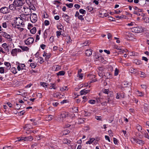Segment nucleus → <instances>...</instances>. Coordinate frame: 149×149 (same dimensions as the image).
I'll return each mask as SVG.
<instances>
[{
	"mask_svg": "<svg viewBox=\"0 0 149 149\" xmlns=\"http://www.w3.org/2000/svg\"><path fill=\"white\" fill-rule=\"evenodd\" d=\"M68 112L65 111H63L60 114L59 116L56 119L58 122H63L65 119L68 117L69 116Z\"/></svg>",
	"mask_w": 149,
	"mask_h": 149,
	"instance_id": "nucleus-1",
	"label": "nucleus"
},
{
	"mask_svg": "<svg viewBox=\"0 0 149 149\" xmlns=\"http://www.w3.org/2000/svg\"><path fill=\"white\" fill-rule=\"evenodd\" d=\"M20 10L23 13V14H26V15H30L32 12L30 8L24 6L21 7Z\"/></svg>",
	"mask_w": 149,
	"mask_h": 149,
	"instance_id": "nucleus-2",
	"label": "nucleus"
},
{
	"mask_svg": "<svg viewBox=\"0 0 149 149\" xmlns=\"http://www.w3.org/2000/svg\"><path fill=\"white\" fill-rule=\"evenodd\" d=\"M131 29L132 32L137 33H140L141 32L146 31L145 28L141 26L134 27Z\"/></svg>",
	"mask_w": 149,
	"mask_h": 149,
	"instance_id": "nucleus-3",
	"label": "nucleus"
},
{
	"mask_svg": "<svg viewBox=\"0 0 149 149\" xmlns=\"http://www.w3.org/2000/svg\"><path fill=\"white\" fill-rule=\"evenodd\" d=\"M15 23L18 26L22 27L24 26V24L23 23V20L20 17L16 18Z\"/></svg>",
	"mask_w": 149,
	"mask_h": 149,
	"instance_id": "nucleus-4",
	"label": "nucleus"
},
{
	"mask_svg": "<svg viewBox=\"0 0 149 149\" xmlns=\"http://www.w3.org/2000/svg\"><path fill=\"white\" fill-rule=\"evenodd\" d=\"M30 19L32 22L35 23L37 21L38 19L37 15L34 13L31 14Z\"/></svg>",
	"mask_w": 149,
	"mask_h": 149,
	"instance_id": "nucleus-5",
	"label": "nucleus"
},
{
	"mask_svg": "<svg viewBox=\"0 0 149 149\" xmlns=\"http://www.w3.org/2000/svg\"><path fill=\"white\" fill-rule=\"evenodd\" d=\"M34 41V39L33 37H29L25 41L26 45H29L33 43Z\"/></svg>",
	"mask_w": 149,
	"mask_h": 149,
	"instance_id": "nucleus-6",
	"label": "nucleus"
},
{
	"mask_svg": "<svg viewBox=\"0 0 149 149\" xmlns=\"http://www.w3.org/2000/svg\"><path fill=\"white\" fill-rule=\"evenodd\" d=\"M2 35L4 37L6 38L8 41H12V39L11 38L12 36L4 32L2 33Z\"/></svg>",
	"mask_w": 149,
	"mask_h": 149,
	"instance_id": "nucleus-7",
	"label": "nucleus"
},
{
	"mask_svg": "<svg viewBox=\"0 0 149 149\" xmlns=\"http://www.w3.org/2000/svg\"><path fill=\"white\" fill-rule=\"evenodd\" d=\"M13 3L15 6H22V2L21 0H15Z\"/></svg>",
	"mask_w": 149,
	"mask_h": 149,
	"instance_id": "nucleus-8",
	"label": "nucleus"
},
{
	"mask_svg": "<svg viewBox=\"0 0 149 149\" xmlns=\"http://www.w3.org/2000/svg\"><path fill=\"white\" fill-rule=\"evenodd\" d=\"M28 15H26V14H22L20 15V17L22 19L23 21L24 20L25 21H28L29 19V17L28 16Z\"/></svg>",
	"mask_w": 149,
	"mask_h": 149,
	"instance_id": "nucleus-9",
	"label": "nucleus"
},
{
	"mask_svg": "<svg viewBox=\"0 0 149 149\" xmlns=\"http://www.w3.org/2000/svg\"><path fill=\"white\" fill-rule=\"evenodd\" d=\"M9 8L6 7H2L1 8V13L6 14L9 13Z\"/></svg>",
	"mask_w": 149,
	"mask_h": 149,
	"instance_id": "nucleus-10",
	"label": "nucleus"
},
{
	"mask_svg": "<svg viewBox=\"0 0 149 149\" xmlns=\"http://www.w3.org/2000/svg\"><path fill=\"white\" fill-rule=\"evenodd\" d=\"M113 99L112 97H109L107 98V101H106L105 102L108 104H112L113 102Z\"/></svg>",
	"mask_w": 149,
	"mask_h": 149,
	"instance_id": "nucleus-11",
	"label": "nucleus"
},
{
	"mask_svg": "<svg viewBox=\"0 0 149 149\" xmlns=\"http://www.w3.org/2000/svg\"><path fill=\"white\" fill-rule=\"evenodd\" d=\"M125 97V94L123 93H117V95L116 96V98L117 99H121Z\"/></svg>",
	"mask_w": 149,
	"mask_h": 149,
	"instance_id": "nucleus-12",
	"label": "nucleus"
},
{
	"mask_svg": "<svg viewBox=\"0 0 149 149\" xmlns=\"http://www.w3.org/2000/svg\"><path fill=\"white\" fill-rule=\"evenodd\" d=\"M24 129L26 130H28L32 128L33 127L31 125L29 124H26L24 127Z\"/></svg>",
	"mask_w": 149,
	"mask_h": 149,
	"instance_id": "nucleus-13",
	"label": "nucleus"
},
{
	"mask_svg": "<svg viewBox=\"0 0 149 149\" xmlns=\"http://www.w3.org/2000/svg\"><path fill=\"white\" fill-rule=\"evenodd\" d=\"M90 91V90L83 89L80 92V94L81 95H85L88 93Z\"/></svg>",
	"mask_w": 149,
	"mask_h": 149,
	"instance_id": "nucleus-14",
	"label": "nucleus"
},
{
	"mask_svg": "<svg viewBox=\"0 0 149 149\" xmlns=\"http://www.w3.org/2000/svg\"><path fill=\"white\" fill-rule=\"evenodd\" d=\"M92 53V50L91 49H87L86 50L85 54L86 56H90L91 54Z\"/></svg>",
	"mask_w": 149,
	"mask_h": 149,
	"instance_id": "nucleus-15",
	"label": "nucleus"
},
{
	"mask_svg": "<svg viewBox=\"0 0 149 149\" xmlns=\"http://www.w3.org/2000/svg\"><path fill=\"white\" fill-rule=\"evenodd\" d=\"M17 49H15L12 50L11 51V53L13 56H15L17 55Z\"/></svg>",
	"mask_w": 149,
	"mask_h": 149,
	"instance_id": "nucleus-16",
	"label": "nucleus"
},
{
	"mask_svg": "<svg viewBox=\"0 0 149 149\" xmlns=\"http://www.w3.org/2000/svg\"><path fill=\"white\" fill-rule=\"evenodd\" d=\"M33 139V138L32 136L25 137L24 138V141H31Z\"/></svg>",
	"mask_w": 149,
	"mask_h": 149,
	"instance_id": "nucleus-17",
	"label": "nucleus"
},
{
	"mask_svg": "<svg viewBox=\"0 0 149 149\" xmlns=\"http://www.w3.org/2000/svg\"><path fill=\"white\" fill-rule=\"evenodd\" d=\"M136 143L140 145H143L144 143L143 141L139 139H137V141H136Z\"/></svg>",
	"mask_w": 149,
	"mask_h": 149,
	"instance_id": "nucleus-18",
	"label": "nucleus"
},
{
	"mask_svg": "<svg viewBox=\"0 0 149 149\" xmlns=\"http://www.w3.org/2000/svg\"><path fill=\"white\" fill-rule=\"evenodd\" d=\"M19 47L24 51H28L29 49V48L27 47L20 46H19Z\"/></svg>",
	"mask_w": 149,
	"mask_h": 149,
	"instance_id": "nucleus-19",
	"label": "nucleus"
},
{
	"mask_svg": "<svg viewBox=\"0 0 149 149\" xmlns=\"http://www.w3.org/2000/svg\"><path fill=\"white\" fill-rule=\"evenodd\" d=\"M131 73H135L137 72V70L136 69L131 68L129 70Z\"/></svg>",
	"mask_w": 149,
	"mask_h": 149,
	"instance_id": "nucleus-20",
	"label": "nucleus"
},
{
	"mask_svg": "<svg viewBox=\"0 0 149 149\" xmlns=\"http://www.w3.org/2000/svg\"><path fill=\"white\" fill-rule=\"evenodd\" d=\"M68 88L67 86H63L60 88V90L61 91H68Z\"/></svg>",
	"mask_w": 149,
	"mask_h": 149,
	"instance_id": "nucleus-21",
	"label": "nucleus"
},
{
	"mask_svg": "<svg viewBox=\"0 0 149 149\" xmlns=\"http://www.w3.org/2000/svg\"><path fill=\"white\" fill-rule=\"evenodd\" d=\"M95 139L94 138H91L90 139V140L88 141H87L86 142V144H91L95 140Z\"/></svg>",
	"mask_w": 149,
	"mask_h": 149,
	"instance_id": "nucleus-22",
	"label": "nucleus"
},
{
	"mask_svg": "<svg viewBox=\"0 0 149 149\" xmlns=\"http://www.w3.org/2000/svg\"><path fill=\"white\" fill-rule=\"evenodd\" d=\"M9 8L11 10H14L15 9V6L13 3L9 5Z\"/></svg>",
	"mask_w": 149,
	"mask_h": 149,
	"instance_id": "nucleus-23",
	"label": "nucleus"
},
{
	"mask_svg": "<svg viewBox=\"0 0 149 149\" xmlns=\"http://www.w3.org/2000/svg\"><path fill=\"white\" fill-rule=\"evenodd\" d=\"M65 74V72L63 71H60L57 73L56 74L58 76L60 75H63Z\"/></svg>",
	"mask_w": 149,
	"mask_h": 149,
	"instance_id": "nucleus-24",
	"label": "nucleus"
},
{
	"mask_svg": "<svg viewBox=\"0 0 149 149\" xmlns=\"http://www.w3.org/2000/svg\"><path fill=\"white\" fill-rule=\"evenodd\" d=\"M36 28L34 27L30 30V31L31 33L34 34L36 33Z\"/></svg>",
	"mask_w": 149,
	"mask_h": 149,
	"instance_id": "nucleus-25",
	"label": "nucleus"
},
{
	"mask_svg": "<svg viewBox=\"0 0 149 149\" xmlns=\"http://www.w3.org/2000/svg\"><path fill=\"white\" fill-rule=\"evenodd\" d=\"M11 71L14 74H16L17 73L16 68L14 67H13L11 68Z\"/></svg>",
	"mask_w": 149,
	"mask_h": 149,
	"instance_id": "nucleus-26",
	"label": "nucleus"
},
{
	"mask_svg": "<svg viewBox=\"0 0 149 149\" xmlns=\"http://www.w3.org/2000/svg\"><path fill=\"white\" fill-rule=\"evenodd\" d=\"M137 92H138V93H137V94L138 95V96L140 97H142L143 96L144 94L142 92L139 91H137Z\"/></svg>",
	"mask_w": 149,
	"mask_h": 149,
	"instance_id": "nucleus-27",
	"label": "nucleus"
},
{
	"mask_svg": "<svg viewBox=\"0 0 149 149\" xmlns=\"http://www.w3.org/2000/svg\"><path fill=\"white\" fill-rule=\"evenodd\" d=\"M4 65L7 66V67L9 68L11 67V65L10 63L8 62H5Z\"/></svg>",
	"mask_w": 149,
	"mask_h": 149,
	"instance_id": "nucleus-28",
	"label": "nucleus"
},
{
	"mask_svg": "<svg viewBox=\"0 0 149 149\" xmlns=\"http://www.w3.org/2000/svg\"><path fill=\"white\" fill-rule=\"evenodd\" d=\"M61 95L60 93L59 92H57L54 94V96L57 97H60V96Z\"/></svg>",
	"mask_w": 149,
	"mask_h": 149,
	"instance_id": "nucleus-29",
	"label": "nucleus"
},
{
	"mask_svg": "<svg viewBox=\"0 0 149 149\" xmlns=\"http://www.w3.org/2000/svg\"><path fill=\"white\" fill-rule=\"evenodd\" d=\"M111 74L110 73L107 72L104 75V76H107V78H109L111 77Z\"/></svg>",
	"mask_w": 149,
	"mask_h": 149,
	"instance_id": "nucleus-30",
	"label": "nucleus"
},
{
	"mask_svg": "<svg viewBox=\"0 0 149 149\" xmlns=\"http://www.w3.org/2000/svg\"><path fill=\"white\" fill-rule=\"evenodd\" d=\"M51 86H50V87H49V88L50 89H52L53 88L54 89H56V88L54 87V86H55V84L54 83L53 84H51Z\"/></svg>",
	"mask_w": 149,
	"mask_h": 149,
	"instance_id": "nucleus-31",
	"label": "nucleus"
},
{
	"mask_svg": "<svg viewBox=\"0 0 149 149\" xmlns=\"http://www.w3.org/2000/svg\"><path fill=\"white\" fill-rule=\"evenodd\" d=\"M70 131L68 130H65L63 131V134L66 135L70 132Z\"/></svg>",
	"mask_w": 149,
	"mask_h": 149,
	"instance_id": "nucleus-32",
	"label": "nucleus"
},
{
	"mask_svg": "<svg viewBox=\"0 0 149 149\" xmlns=\"http://www.w3.org/2000/svg\"><path fill=\"white\" fill-rule=\"evenodd\" d=\"M88 102L91 104H94L95 103V100H91L88 101Z\"/></svg>",
	"mask_w": 149,
	"mask_h": 149,
	"instance_id": "nucleus-33",
	"label": "nucleus"
},
{
	"mask_svg": "<svg viewBox=\"0 0 149 149\" xmlns=\"http://www.w3.org/2000/svg\"><path fill=\"white\" fill-rule=\"evenodd\" d=\"M73 110V112H76L78 111L77 107H73L72 108Z\"/></svg>",
	"mask_w": 149,
	"mask_h": 149,
	"instance_id": "nucleus-34",
	"label": "nucleus"
},
{
	"mask_svg": "<svg viewBox=\"0 0 149 149\" xmlns=\"http://www.w3.org/2000/svg\"><path fill=\"white\" fill-rule=\"evenodd\" d=\"M87 9L89 12H91L93 10V8L90 6H88L87 8Z\"/></svg>",
	"mask_w": 149,
	"mask_h": 149,
	"instance_id": "nucleus-35",
	"label": "nucleus"
},
{
	"mask_svg": "<svg viewBox=\"0 0 149 149\" xmlns=\"http://www.w3.org/2000/svg\"><path fill=\"white\" fill-rule=\"evenodd\" d=\"M54 118V116L51 115H49L48 117V120L49 121L51 120Z\"/></svg>",
	"mask_w": 149,
	"mask_h": 149,
	"instance_id": "nucleus-36",
	"label": "nucleus"
},
{
	"mask_svg": "<svg viewBox=\"0 0 149 149\" xmlns=\"http://www.w3.org/2000/svg\"><path fill=\"white\" fill-rule=\"evenodd\" d=\"M79 11L82 14H85L86 13V11L83 9H80Z\"/></svg>",
	"mask_w": 149,
	"mask_h": 149,
	"instance_id": "nucleus-37",
	"label": "nucleus"
},
{
	"mask_svg": "<svg viewBox=\"0 0 149 149\" xmlns=\"http://www.w3.org/2000/svg\"><path fill=\"white\" fill-rule=\"evenodd\" d=\"M13 147L11 146H6L3 147V149H12Z\"/></svg>",
	"mask_w": 149,
	"mask_h": 149,
	"instance_id": "nucleus-38",
	"label": "nucleus"
},
{
	"mask_svg": "<svg viewBox=\"0 0 149 149\" xmlns=\"http://www.w3.org/2000/svg\"><path fill=\"white\" fill-rule=\"evenodd\" d=\"M118 72L119 70L117 68H116L115 70L114 75L117 76L118 74Z\"/></svg>",
	"mask_w": 149,
	"mask_h": 149,
	"instance_id": "nucleus-39",
	"label": "nucleus"
},
{
	"mask_svg": "<svg viewBox=\"0 0 149 149\" xmlns=\"http://www.w3.org/2000/svg\"><path fill=\"white\" fill-rule=\"evenodd\" d=\"M95 118L97 120H101L102 119V117L101 116H96L95 117Z\"/></svg>",
	"mask_w": 149,
	"mask_h": 149,
	"instance_id": "nucleus-40",
	"label": "nucleus"
},
{
	"mask_svg": "<svg viewBox=\"0 0 149 149\" xmlns=\"http://www.w3.org/2000/svg\"><path fill=\"white\" fill-rule=\"evenodd\" d=\"M66 5L69 8H72L73 6V4L72 3H70L69 4L67 3Z\"/></svg>",
	"mask_w": 149,
	"mask_h": 149,
	"instance_id": "nucleus-41",
	"label": "nucleus"
},
{
	"mask_svg": "<svg viewBox=\"0 0 149 149\" xmlns=\"http://www.w3.org/2000/svg\"><path fill=\"white\" fill-rule=\"evenodd\" d=\"M4 72V70L3 67L0 68V73L1 74L3 73Z\"/></svg>",
	"mask_w": 149,
	"mask_h": 149,
	"instance_id": "nucleus-42",
	"label": "nucleus"
},
{
	"mask_svg": "<svg viewBox=\"0 0 149 149\" xmlns=\"http://www.w3.org/2000/svg\"><path fill=\"white\" fill-rule=\"evenodd\" d=\"M136 128L139 131H140L142 130V127L140 125H138L136 126Z\"/></svg>",
	"mask_w": 149,
	"mask_h": 149,
	"instance_id": "nucleus-43",
	"label": "nucleus"
},
{
	"mask_svg": "<svg viewBox=\"0 0 149 149\" xmlns=\"http://www.w3.org/2000/svg\"><path fill=\"white\" fill-rule=\"evenodd\" d=\"M41 85L44 87H46L47 86V84L46 83L41 82L40 83Z\"/></svg>",
	"mask_w": 149,
	"mask_h": 149,
	"instance_id": "nucleus-44",
	"label": "nucleus"
},
{
	"mask_svg": "<svg viewBox=\"0 0 149 149\" xmlns=\"http://www.w3.org/2000/svg\"><path fill=\"white\" fill-rule=\"evenodd\" d=\"M109 90L108 89H103L102 90V91L103 93L106 94H108Z\"/></svg>",
	"mask_w": 149,
	"mask_h": 149,
	"instance_id": "nucleus-45",
	"label": "nucleus"
},
{
	"mask_svg": "<svg viewBox=\"0 0 149 149\" xmlns=\"http://www.w3.org/2000/svg\"><path fill=\"white\" fill-rule=\"evenodd\" d=\"M77 77H79L80 79H82L83 77V74H80L79 73V72L78 74Z\"/></svg>",
	"mask_w": 149,
	"mask_h": 149,
	"instance_id": "nucleus-46",
	"label": "nucleus"
},
{
	"mask_svg": "<svg viewBox=\"0 0 149 149\" xmlns=\"http://www.w3.org/2000/svg\"><path fill=\"white\" fill-rule=\"evenodd\" d=\"M7 24L6 22H4L2 24V27L4 28H6L7 27Z\"/></svg>",
	"mask_w": 149,
	"mask_h": 149,
	"instance_id": "nucleus-47",
	"label": "nucleus"
},
{
	"mask_svg": "<svg viewBox=\"0 0 149 149\" xmlns=\"http://www.w3.org/2000/svg\"><path fill=\"white\" fill-rule=\"evenodd\" d=\"M141 77L145 78L146 77V74L144 73L143 72H141Z\"/></svg>",
	"mask_w": 149,
	"mask_h": 149,
	"instance_id": "nucleus-48",
	"label": "nucleus"
},
{
	"mask_svg": "<svg viewBox=\"0 0 149 149\" xmlns=\"http://www.w3.org/2000/svg\"><path fill=\"white\" fill-rule=\"evenodd\" d=\"M65 18L66 19V21L67 22H68L69 21V16L67 15H65Z\"/></svg>",
	"mask_w": 149,
	"mask_h": 149,
	"instance_id": "nucleus-49",
	"label": "nucleus"
},
{
	"mask_svg": "<svg viewBox=\"0 0 149 149\" xmlns=\"http://www.w3.org/2000/svg\"><path fill=\"white\" fill-rule=\"evenodd\" d=\"M30 66L31 68H35L36 66V65L34 63H31L30 64Z\"/></svg>",
	"mask_w": 149,
	"mask_h": 149,
	"instance_id": "nucleus-50",
	"label": "nucleus"
},
{
	"mask_svg": "<svg viewBox=\"0 0 149 149\" xmlns=\"http://www.w3.org/2000/svg\"><path fill=\"white\" fill-rule=\"evenodd\" d=\"M137 139L134 138H132L131 139V141L132 143H134L135 142H136Z\"/></svg>",
	"mask_w": 149,
	"mask_h": 149,
	"instance_id": "nucleus-51",
	"label": "nucleus"
},
{
	"mask_svg": "<svg viewBox=\"0 0 149 149\" xmlns=\"http://www.w3.org/2000/svg\"><path fill=\"white\" fill-rule=\"evenodd\" d=\"M45 24L46 26L48 25L49 24V22L48 20H46L45 21Z\"/></svg>",
	"mask_w": 149,
	"mask_h": 149,
	"instance_id": "nucleus-52",
	"label": "nucleus"
},
{
	"mask_svg": "<svg viewBox=\"0 0 149 149\" xmlns=\"http://www.w3.org/2000/svg\"><path fill=\"white\" fill-rule=\"evenodd\" d=\"M84 122V120L81 118H79V119L78 123H82Z\"/></svg>",
	"mask_w": 149,
	"mask_h": 149,
	"instance_id": "nucleus-53",
	"label": "nucleus"
},
{
	"mask_svg": "<svg viewBox=\"0 0 149 149\" xmlns=\"http://www.w3.org/2000/svg\"><path fill=\"white\" fill-rule=\"evenodd\" d=\"M78 18L79 19L81 20V21H82L84 19V18L83 17V16L81 15H80L78 16Z\"/></svg>",
	"mask_w": 149,
	"mask_h": 149,
	"instance_id": "nucleus-54",
	"label": "nucleus"
},
{
	"mask_svg": "<svg viewBox=\"0 0 149 149\" xmlns=\"http://www.w3.org/2000/svg\"><path fill=\"white\" fill-rule=\"evenodd\" d=\"M67 39H68V40L67 41V42L68 43H69L71 41V39L70 38V37L69 36H67Z\"/></svg>",
	"mask_w": 149,
	"mask_h": 149,
	"instance_id": "nucleus-55",
	"label": "nucleus"
},
{
	"mask_svg": "<svg viewBox=\"0 0 149 149\" xmlns=\"http://www.w3.org/2000/svg\"><path fill=\"white\" fill-rule=\"evenodd\" d=\"M74 6L77 9H79L80 7V6L78 4H75Z\"/></svg>",
	"mask_w": 149,
	"mask_h": 149,
	"instance_id": "nucleus-56",
	"label": "nucleus"
},
{
	"mask_svg": "<svg viewBox=\"0 0 149 149\" xmlns=\"http://www.w3.org/2000/svg\"><path fill=\"white\" fill-rule=\"evenodd\" d=\"M124 16H115L116 17V18H118L120 19H121V18H124Z\"/></svg>",
	"mask_w": 149,
	"mask_h": 149,
	"instance_id": "nucleus-57",
	"label": "nucleus"
},
{
	"mask_svg": "<svg viewBox=\"0 0 149 149\" xmlns=\"http://www.w3.org/2000/svg\"><path fill=\"white\" fill-rule=\"evenodd\" d=\"M37 96L39 98H41L42 97V95L41 93H38L37 95Z\"/></svg>",
	"mask_w": 149,
	"mask_h": 149,
	"instance_id": "nucleus-58",
	"label": "nucleus"
},
{
	"mask_svg": "<svg viewBox=\"0 0 149 149\" xmlns=\"http://www.w3.org/2000/svg\"><path fill=\"white\" fill-rule=\"evenodd\" d=\"M113 141L115 144H117V139L116 138H113Z\"/></svg>",
	"mask_w": 149,
	"mask_h": 149,
	"instance_id": "nucleus-59",
	"label": "nucleus"
},
{
	"mask_svg": "<svg viewBox=\"0 0 149 149\" xmlns=\"http://www.w3.org/2000/svg\"><path fill=\"white\" fill-rule=\"evenodd\" d=\"M57 34V36L58 37L60 36L61 35V31H57L56 32Z\"/></svg>",
	"mask_w": 149,
	"mask_h": 149,
	"instance_id": "nucleus-60",
	"label": "nucleus"
},
{
	"mask_svg": "<svg viewBox=\"0 0 149 149\" xmlns=\"http://www.w3.org/2000/svg\"><path fill=\"white\" fill-rule=\"evenodd\" d=\"M83 99H84V100L82 101V102L83 103H84L85 102H86L87 100V99L86 98V97L85 96H84L83 97Z\"/></svg>",
	"mask_w": 149,
	"mask_h": 149,
	"instance_id": "nucleus-61",
	"label": "nucleus"
},
{
	"mask_svg": "<svg viewBox=\"0 0 149 149\" xmlns=\"http://www.w3.org/2000/svg\"><path fill=\"white\" fill-rule=\"evenodd\" d=\"M16 104L17 106V107H16V108L17 109H19L20 107L21 104L17 103H16Z\"/></svg>",
	"mask_w": 149,
	"mask_h": 149,
	"instance_id": "nucleus-62",
	"label": "nucleus"
},
{
	"mask_svg": "<svg viewBox=\"0 0 149 149\" xmlns=\"http://www.w3.org/2000/svg\"><path fill=\"white\" fill-rule=\"evenodd\" d=\"M19 65L20 66L22 70H23V68L25 66L24 64H21Z\"/></svg>",
	"mask_w": 149,
	"mask_h": 149,
	"instance_id": "nucleus-63",
	"label": "nucleus"
},
{
	"mask_svg": "<svg viewBox=\"0 0 149 149\" xmlns=\"http://www.w3.org/2000/svg\"><path fill=\"white\" fill-rule=\"evenodd\" d=\"M145 137L148 139H149V134H148V133L145 134Z\"/></svg>",
	"mask_w": 149,
	"mask_h": 149,
	"instance_id": "nucleus-64",
	"label": "nucleus"
}]
</instances>
